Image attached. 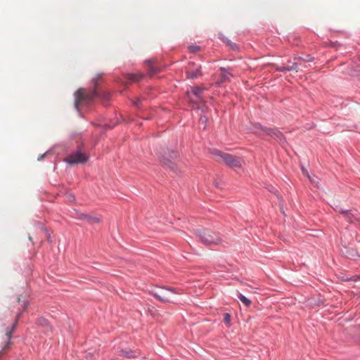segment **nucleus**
I'll return each mask as SVG.
<instances>
[{
  "instance_id": "nucleus-1",
  "label": "nucleus",
  "mask_w": 360,
  "mask_h": 360,
  "mask_svg": "<svg viewBox=\"0 0 360 360\" xmlns=\"http://www.w3.org/2000/svg\"><path fill=\"white\" fill-rule=\"evenodd\" d=\"M253 132L261 136H268L278 142H283L285 141L283 135L280 131L276 129H270L262 126L260 124H255L253 125Z\"/></svg>"
},
{
  "instance_id": "nucleus-2",
  "label": "nucleus",
  "mask_w": 360,
  "mask_h": 360,
  "mask_svg": "<svg viewBox=\"0 0 360 360\" xmlns=\"http://www.w3.org/2000/svg\"><path fill=\"white\" fill-rule=\"evenodd\" d=\"M97 96L96 91H89L84 89H79L75 93V108L78 110L82 103H89Z\"/></svg>"
},
{
  "instance_id": "nucleus-3",
  "label": "nucleus",
  "mask_w": 360,
  "mask_h": 360,
  "mask_svg": "<svg viewBox=\"0 0 360 360\" xmlns=\"http://www.w3.org/2000/svg\"><path fill=\"white\" fill-rule=\"evenodd\" d=\"M196 233L200 240L205 245H219L221 243V239L210 231H197Z\"/></svg>"
},
{
  "instance_id": "nucleus-4",
  "label": "nucleus",
  "mask_w": 360,
  "mask_h": 360,
  "mask_svg": "<svg viewBox=\"0 0 360 360\" xmlns=\"http://www.w3.org/2000/svg\"><path fill=\"white\" fill-rule=\"evenodd\" d=\"M213 154L221 158V160L231 167L240 168L242 166L241 160L238 157L222 153L218 150H214Z\"/></svg>"
},
{
  "instance_id": "nucleus-5",
  "label": "nucleus",
  "mask_w": 360,
  "mask_h": 360,
  "mask_svg": "<svg viewBox=\"0 0 360 360\" xmlns=\"http://www.w3.org/2000/svg\"><path fill=\"white\" fill-rule=\"evenodd\" d=\"M88 160V156L81 152H75L65 158V161L70 165L84 163Z\"/></svg>"
},
{
  "instance_id": "nucleus-6",
  "label": "nucleus",
  "mask_w": 360,
  "mask_h": 360,
  "mask_svg": "<svg viewBox=\"0 0 360 360\" xmlns=\"http://www.w3.org/2000/svg\"><path fill=\"white\" fill-rule=\"evenodd\" d=\"M178 159V154L175 151H172L168 153V154H165L162 156V161L165 165H167L172 170L176 169V165L175 161Z\"/></svg>"
},
{
  "instance_id": "nucleus-7",
  "label": "nucleus",
  "mask_w": 360,
  "mask_h": 360,
  "mask_svg": "<svg viewBox=\"0 0 360 360\" xmlns=\"http://www.w3.org/2000/svg\"><path fill=\"white\" fill-rule=\"evenodd\" d=\"M336 211L342 214L343 217L349 222L353 223L357 219L358 213L356 210L352 212L340 208Z\"/></svg>"
},
{
  "instance_id": "nucleus-8",
  "label": "nucleus",
  "mask_w": 360,
  "mask_h": 360,
  "mask_svg": "<svg viewBox=\"0 0 360 360\" xmlns=\"http://www.w3.org/2000/svg\"><path fill=\"white\" fill-rule=\"evenodd\" d=\"M167 292H175L174 289L167 288L165 290H160L159 292H154L153 295L155 297L158 298L163 302H169V299L167 295Z\"/></svg>"
},
{
  "instance_id": "nucleus-9",
  "label": "nucleus",
  "mask_w": 360,
  "mask_h": 360,
  "mask_svg": "<svg viewBox=\"0 0 360 360\" xmlns=\"http://www.w3.org/2000/svg\"><path fill=\"white\" fill-rule=\"evenodd\" d=\"M220 70L221 72V79L219 83H222V82L230 81V79L232 77V75L229 71V70H226L224 68H221Z\"/></svg>"
},
{
  "instance_id": "nucleus-10",
  "label": "nucleus",
  "mask_w": 360,
  "mask_h": 360,
  "mask_svg": "<svg viewBox=\"0 0 360 360\" xmlns=\"http://www.w3.org/2000/svg\"><path fill=\"white\" fill-rule=\"evenodd\" d=\"M205 89V88L199 87V86L193 87L191 89L192 94L196 97L195 101H202V95L203 91Z\"/></svg>"
},
{
  "instance_id": "nucleus-11",
  "label": "nucleus",
  "mask_w": 360,
  "mask_h": 360,
  "mask_svg": "<svg viewBox=\"0 0 360 360\" xmlns=\"http://www.w3.org/2000/svg\"><path fill=\"white\" fill-rule=\"evenodd\" d=\"M120 355L122 356H124L126 358L130 359V358H136L139 356V354L136 352H133L130 349L129 350H121L120 351Z\"/></svg>"
},
{
  "instance_id": "nucleus-12",
  "label": "nucleus",
  "mask_w": 360,
  "mask_h": 360,
  "mask_svg": "<svg viewBox=\"0 0 360 360\" xmlns=\"http://www.w3.org/2000/svg\"><path fill=\"white\" fill-rule=\"evenodd\" d=\"M200 69L201 67H199L195 70H188L186 72L187 78L194 79L201 75Z\"/></svg>"
},
{
  "instance_id": "nucleus-13",
  "label": "nucleus",
  "mask_w": 360,
  "mask_h": 360,
  "mask_svg": "<svg viewBox=\"0 0 360 360\" xmlns=\"http://www.w3.org/2000/svg\"><path fill=\"white\" fill-rule=\"evenodd\" d=\"M297 67H298V63H293L292 65H290V66L277 67L276 70H278V71H285V70L290 71V70H294L297 71Z\"/></svg>"
},
{
  "instance_id": "nucleus-14",
  "label": "nucleus",
  "mask_w": 360,
  "mask_h": 360,
  "mask_svg": "<svg viewBox=\"0 0 360 360\" xmlns=\"http://www.w3.org/2000/svg\"><path fill=\"white\" fill-rule=\"evenodd\" d=\"M143 75L141 73L129 74L127 76V79L131 82H138L143 77Z\"/></svg>"
},
{
  "instance_id": "nucleus-15",
  "label": "nucleus",
  "mask_w": 360,
  "mask_h": 360,
  "mask_svg": "<svg viewBox=\"0 0 360 360\" xmlns=\"http://www.w3.org/2000/svg\"><path fill=\"white\" fill-rule=\"evenodd\" d=\"M147 63L149 65V74L150 76L153 75L154 74L157 73L159 70L156 68H154L153 66V60H148L146 61Z\"/></svg>"
},
{
  "instance_id": "nucleus-16",
  "label": "nucleus",
  "mask_w": 360,
  "mask_h": 360,
  "mask_svg": "<svg viewBox=\"0 0 360 360\" xmlns=\"http://www.w3.org/2000/svg\"><path fill=\"white\" fill-rule=\"evenodd\" d=\"M238 297L246 307H249L251 304V301L241 293L238 292Z\"/></svg>"
},
{
  "instance_id": "nucleus-17",
  "label": "nucleus",
  "mask_w": 360,
  "mask_h": 360,
  "mask_svg": "<svg viewBox=\"0 0 360 360\" xmlns=\"http://www.w3.org/2000/svg\"><path fill=\"white\" fill-rule=\"evenodd\" d=\"M39 325L44 326L46 330H51V327L48 323V321L43 318H41L38 321Z\"/></svg>"
},
{
  "instance_id": "nucleus-18",
  "label": "nucleus",
  "mask_w": 360,
  "mask_h": 360,
  "mask_svg": "<svg viewBox=\"0 0 360 360\" xmlns=\"http://www.w3.org/2000/svg\"><path fill=\"white\" fill-rule=\"evenodd\" d=\"M85 219L91 223H99L101 221V219L96 217L85 216Z\"/></svg>"
},
{
  "instance_id": "nucleus-19",
  "label": "nucleus",
  "mask_w": 360,
  "mask_h": 360,
  "mask_svg": "<svg viewBox=\"0 0 360 360\" xmlns=\"http://www.w3.org/2000/svg\"><path fill=\"white\" fill-rule=\"evenodd\" d=\"M188 49L191 53H196L200 51V47L199 46L191 45L188 46Z\"/></svg>"
},
{
  "instance_id": "nucleus-20",
  "label": "nucleus",
  "mask_w": 360,
  "mask_h": 360,
  "mask_svg": "<svg viewBox=\"0 0 360 360\" xmlns=\"http://www.w3.org/2000/svg\"><path fill=\"white\" fill-rule=\"evenodd\" d=\"M66 198L69 202H74L75 200V196L72 193H67Z\"/></svg>"
},
{
  "instance_id": "nucleus-21",
  "label": "nucleus",
  "mask_w": 360,
  "mask_h": 360,
  "mask_svg": "<svg viewBox=\"0 0 360 360\" xmlns=\"http://www.w3.org/2000/svg\"><path fill=\"white\" fill-rule=\"evenodd\" d=\"M231 321V316L229 314L226 313L224 314V322L229 325Z\"/></svg>"
},
{
  "instance_id": "nucleus-22",
  "label": "nucleus",
  "mask_w": 360,
  "mask_h": 360,
  "mask_svg": "<svg viewBox=\"0 0 360 360\" xmlns=\"http://www.w3.org/2000/svg\"><path fill=\"white\" fill-rule=\"evenodd\" d=\"M225 42H226L229 46H231V48L232 49H234V50H235V49H238V47H237L236 44H234V43H232V42H231V41H230L229 40H226V41H225Z\"/></svg>"
},
{
  "instance_id": "nucleus-23",
  "label": "nucleus",
  "mask_w": 360,
  "mask_h": 360,
  "mask_svg": "<svg viewBox=\"0 0 360 360\" xmlns=\"http://www.w3.org/2000/svg\"><path fill=\"white\" fill-rule=\"evenodd\" d=\"M23 309H26L28 306V302L27 301H23L22 304Z\"/></svg>"
},
{
  "instance_id": "nucleus-24",
  "label": "nucleus",
  "mask_w": 360,
  "mask_h": 360,
  "mask_svg": "<svg viewBox=\"0 0 360 360\" xmlns=\"http://www.w3.org/2000/svg\"><path fill=\"white\" fill-rule=\"evenodd\" d=\"M85 216H88L87 214H81L79 217V218L80 219H83V220H86V219H85Z\"/></svg>"
},
{
  "instance_id": "nucleus-25",
  "label": "nucleus",
  "mask_w": 360,
  "mask_h": 360,
  "mask_svg": "<svg viewBox=\"0 0 360 360\" xmlns=\"http://www.w3.org/2000/svg\"><path fill=\"white\" fill-rule=\"evenodd\" d=\"M133 103L136 105V106H139V98H136V100H134L133 101Z\"/></svg>"
},
{
  "instance_id": "nucleus-26",
  "label": "nucleus",
  "mask_w": 360,
  "mask_h": 360,
  "mask_svg": "<svg viewBox=\"0 0 360 360\" xmlns=\"http://www.w3.org/2000/svg\"><path fill=\"white\" fill-rule=\"evenodd\" d=\"M306 173H307V172H306ZM307 175L308 178L309 179V180H310L311 181H312V180H311V178H310V176H309L308 174H307Z\"/></svg>"
},
{
  "instance_id": "nucleus-27",
  "label": "nucleus",
  "mask_w": 360,
  "mask_h": 360,
  "mask_svg": "<svg viewBox=\"0 0 360 360\" xmlns=\"http://www.w3.org/2000/svg\"><path fill=\"white\" fill-rule=\"evenodd\" d=\"M17 301H18V302H20V297L17 298Z\"/></svg>"
},
{
  "instance_id": "nucleus-28",
  "label": "nucleus",
  "mask_w": 360,
  "mask_h": 360,
  "mask_svg": "<svg viewBox=\"0 0 360 360\" xmlns=\"http://www.w3.org/2000/svg\"><path fill=\"white\" fill-rule=\"evenodd\" d=\"M94 81L95 85H96L97 82H96V81H95V79H94Z\"/></svg>"
}]
</instances>
